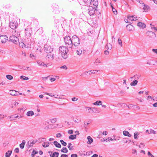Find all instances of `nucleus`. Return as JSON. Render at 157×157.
<instances>
[{"label":"nucleus","instance_id":"obj_8","mask_svg":"<svg viewBox=\"0 0 157 157\" xmlns=\"http://www.w3.org/2000/svg\"><path fill=\"white\" fill-rule=\"evenodd\" d=\"M9 24L10 28L13 29H15L18 25L17 22L16 21H12Z\"/></svg>","mask_w":157,"mask_h":157},{"label":"nucleus","instance_id":"obj_60","mask_svg":"<svg viewBox=\"0 0 157 157\" xmlns=\"http://www.w3.org/2000/svg\"><path fill=\"white\" fill-rule=\"evenodd\" d=\"M71 157H78V155L76 154H72L71 155Z\"/></svg>","mask_w":157,"mask_h":157},{"label":"nucleus","instance_id":"obj_53","mask_svg":"<svg viewBox=\"0 0 157 157\" xmlns=\"http://www.w3.org/2000/svg\"><path fill=\"white\" fill-rule=\"evenodd\" d=\"M140 75L139 76L138 75H136L134 76V77L135 79H138L139 78V77H140Z\"/></svg>","mask_w":157,"mask_h":157},{"label":"nucleus","instance_id":"obj_23","mask_svg":"<svg viewBox=\"0 0 157 157\" xmlns=\"http://www.w3.org/2000/svg\"><path fill=\"white\" fill-rule=\"evenodd\" d=\"M12 153V151L11 150H9L6 153V157H10Z\"/></svg>","mask_w":157,"mask_h":157},{"label":"nucleus","instance_id":"obj_64","mask_svg":"<svg viewBox=\"0 0 157 157\" xmlns=\"http://www.w3.org/2000/svg\"><path fill=\"white\" fill-rule=\"evenodd\" d=\"M34 152H35V150H33L32 152L31 155H32V157H35V155L34 154Z\"/></svg>","mask_w":157,"mask_h":157},{"label":"nucleus","instance_id":"obj_55","mask_svg":"<svg viewBox=\"0 0 157 157\" xmlns=\"http://www.w3.org/2000/svg\"><path fill=\"white\" fill-rule=\"evenodd\" d=\"M133 27L131 25H127L126 26L127 29L129 30H130L131 29H129L128 27Z\"/></svg>","mask_w":157,"mask_h":157},{"label":"nucleus","instance_id":"obj_2","mask_svg":"<svg viewBox=\"0 0 157 157\" xmlns=\"http://www.w3.org/2000/svg\"><path fill=\"white\" fill-rule=\"evenodd\" d=\"M64 40L65 44L67 47L71 48L72 47V38H71L69 36H66L64 37Z\"/></svg>","mask_w":157,"mask_h":157},{"label":"nucleus","instance_id":"obj_20","mask_svg":"<svg viewBox=\"0 0 157 157\" xmlns=\"http://www.w3.org/2000/svg\"><path fill=\"white\" fill-rule=\"evenodd\" d=\"M123 133L124 136H127L129 137H130L132 136V135L130 134L127 131H124L123 132Z\"/></svg>","mask_w":157,"mask_h":157},{"label":"nucleus","instance_id":"obj_47","mask_svg":"<svg viewBox=\"0 0 157 157\" xmlns=\"http://www.w3.org/2000/svg\"><path fill=\"white\" fill-rule=\"evenodd\" d=\"M152 129H151L150 130H146V132H147L148 134H150L152 133V132L151 131H152Z\"/></svg>","mask_w":157,"mask_h":157},{"label":"nucleus","instance_id":"obj_37","mask_svg":"<svg viewBox=\"0 0 157 157\" xmlns=\"http://www.w3.org/2000/svg\"><path fill=\"white\" fill-rule=\"evenodd\" d=\"M138 135V133L137 132H135L134 135V138L135 139H137L138 138L137 136Z\"/></svg>","mask_w":157,"mask_h":157},{"label":"nucleus","instance_id":"obj_28","mask_svg":"<svg viewBox=\"0 0 157 157\" xmlns=\"http://www.w3.org/2000/svg\"><path fill=\"white\" fill-rule=\"evenodd\" d=\"M105 48L107 50H111L112 48V45L110 44H107L105 46Z\"/></svg>","mask_w":157,"mask_h":157},{"label":"nucleus","instance_id":"obj_57","mask_svg":"<svg viewBox=\"0 0 157 157\" xmlns=\"http://www.w3.org/2000/svg\"><path fill=\"white\" fill-rule=\"evenodd\" d=\"M89 123H86V122H85L84 124V127L86 128L87 126V125L88 124H89Z\"/></svg>","mask_w":157,"mask_h":157},{"label":"nucleus","instance_id":"obj_14","mask_svg":"<svg viewBox=\"0 0 157 157\" xmlns=\"http://www.w3.org/2000/svg\"><path fill=\"white\" fill-rule=\"evenodd\" d=\"M93 3V4L94 6V8L95 9V10L96 11H97V6L98 4V1L97 0H94L91 2Z\"/></svg>","mask_w":157,"mask_h":157},{"label":"nucleus","instance_id":"obj_1","mask_svg":"<svg viewBox=\"0 0 157 157\" xmlns=\"http://www.w3.org/2000/svg\"><path fill=\"white\" fill-rule=\"evenodd\" d=\"M67 47L62 46H60L59 48V54L64 59H66L68 56L67 53L69 50Z\"/></svg>","mask_w":157,"mask_h":157},{"label":"nucleus","instance_id":"obj_16","mask_svg":"<svg viewBox=\"0 0 157 157\" xmlns=\"http://www.w3.org/2000/svg\"><path fill=\"white\" fill-rule=\"evenodd\" d=\"M143 5L142 6H144L143 8V9L145 11H149L150 10V7L149 6L147 5H145L144 3L143 4H142Z\"/></svg>","mask_w":157,"mask_h":157},{"label":"nucleus","instance_id":"obj_10","mask_svg":"<svg viewBox=\"0 0 157 157\" xmlns=\"http://www.w3.org/2000/svg\"><path fill=\"white\" fill-rule=\"evenodd\" d=\"M8 38L6 35H2L0 36V41L2 43H4L6 42L8 40Z\"/></svg>","mask_w":157,"mask_h":157},{"label":"nucleus","instance_id":"obj_49","mask_svg":"<svg viewBox=\"0 0 157 157\" xmlns=\"http://www.w3.org/2000/svg\"><path fill=\"white\" fill-rule=\"evenodd\" d=\"M43 63L41 61H38L37 62V63L40 66H42L43 64Z\"/></svg>","mask_w":157,"mask_h":157},{"label":"nucleus","instance_id":"obj_17","mask_svg":"<svg viewBox=\"0 0 157 157\" xmlns=\"http://www.w3.org/2000/svg\"><path fill=\"white\" fill-rule=\"evenodd\" d=\"M85 6H90L91 4V2H92V0H83Z\"/></svg>","mask_w":157,"mask_h":157},{"label":"nucleus","instance_id":"obj_18","mask_svg":"<svg viewBox=\"0 0 157 157\" xmlns=\"http://www.w3.org/2000/svg\"><path fill=\"white\" fill-rule=\"evenodd\" d=\"M137 25L139 27L142 28H144L146 27V25L144 23L139 22L137 24Z\"/></svg>","mask_w":157,"mask_h":157},{"label":"nucleus","instance_id":"obj_43","mask_svg":"<svg viewBox=\"0 0 157 157\" xmlns=\"http://www.w3.org/2000/svg\"><path fill=\"white\" fill-rule=\"evenodd\" d=\"M76 53L77 55H80L82 53V51L80 50H77L76 51Z\"/></svg>","mask_w":157,"mask_h":157},{"label":"nucleus","instance_id":"obj_13","mask_svg":"<svg viewBox=\"0 0 157 157\" xmlns=\"http://www.w3.org/2000/svg\"><path fill=\"white\" fill-rule=\"evenodd\" d=\"M50 156L51 157H58L59 155V153L58 152H55L52 154V152L51 151H49L48 153L50 154Z\"/></svg>","mask_w":157,"mask_h":157},{"label":"nucleus","instance_id":"obj_31","mask_svg":"<svg viewBox=\"0 0 157 157\" xmlns=\"http://www.w3.org/2000/svg\"><path fill=\"white\" fill-rule=\"evenodd\" d=\"M72 145V144L71 143H69L68 144L67 147L70 150H72L73 149L72 148L73 147V146Z\"/></svg>","mask_w":157,"mask_h":157},{"label":"nucleus","instance_id":"obj_4","mask_svg":"<svg viewBox=\"0 0 157 157\" xmlns=\"http://www.w3.org/2000/svg\"><path fill=\"white\" fill-rule=\"evenodd\" d=\"M32 31L31 28L29 25H28L27 27L25 29V36L28 39L31 37Z\"/></svg>","mask_w":157,"mask_h":157},{"label":"nucleus","instance_id":"obj_30","mask_svg":"<svg viewBox=\"0 0 157 157\" xmlns=\"http://www.w3.org/2000/svg\"><path fill=\"white\" fill-rule=\"evenodd\" d=\"M138 82L137 80H134L130 83V85L131 86H136Z\"/></svg>","mask_w":157,"mask_h":157},{"label":"nucleus","instance_id":"obj_38","mask_svg":"<svg viewBox=\"0 0 157 157\" xmlns=\"http://www.w3.org/2000/svg\"><path fill=\"white\" fill-rule=\"evenodd\" d=\"M20 78L23 80H28L29 79V78L23 75L20 76Z\"/></svg>","mask_w":157,"mask_h":157},{"label":"nucleus","instance_id":"obj_25","mask_svg":"<svg viewBox=\"0 0 157 157\" xmlns=\"http://www.w3.org/2000/svg\"><path fill=\"white\" fill-rule=\"evenodd\" d=\"M102 102L101 101H97L93 104L95 105H102Z\"/></svg>","mask_w":157,"mask_h":157},{"label":"nucleus","instance_id":"obj_48","mask_svg":"<svg viewBox=\"0 0 157 157\" xmlns=\"http://www.w3.org/2000/svg\"><path fill=\"white\" fill-rule=\"evenodd\" d=\"M62 136V134L60 133H58L56 134V137L57 138H59Z\"/></svg>","mask_w":157,"mask_h":157},{"label":"nucleus","instance_id":"obj_11","mask_svg":"<svg viewBox=\"0 0 157 157\" xmlns=\"http://www.w3.org/2000/svg\"><path fill=\"white\" fill-rule=\"evenodd\" d=\"M94 8L92 6H89V9L88 13L90 16L93 15L95 13V11L94 10Z\"/></svg>","mask_w":157,"mask_h":157},{"label":"nucleus","instance_id":"obj_63","mask_svg":"<svg viewBox=\"0 0 157 157\" xmlns=\"http://www.w3.org/2000/svg\"><path fill=\"white\" fill-rule=\"evenodd\" d=\"M152 51L153 52L155 53L156 54H157V49H153L152 50Z\"/></svg>","mask_w":157,"mask_h":157},{"label":"nucleus","instance_id":"obj_19","mask_svg":"<svg viewBox=\"0 0 157 157\" xmlns=\"http://www.w3.org/2000/svg\"><path fill=\"white\" fill-rule=\"evenodd\" d=\"M54 54H48L46 56V57L51 60H53L54 59Z\"/></svg>","mask_w":157,"mask_h":157},{"label":"nucleus","instance_id":"obj_32","mask_svg":"<svg viewBox=\"0 0 157 157\" xmlns=\"http://www.w3.org/2000/svg\"><path fill=\"white\" fill-rule=\"evenodd\" d=\"M19 46L20 47H21L22 48H25V45L23 42H19Z\"/></svg>","mask_w":157,"mask_h":157},{"label":"nucleus","instance_id":"obj_54","mask_svg":"<svg viewBox=\"0 0 157 157\" xmlns=\"http://www.w3.org/2000/svg\"><path fill=\"white\" fill-rule=\"evenodd\" d=\"M14 151L17 153H19V148H15L14 150Z\"/></svg>","mask_w":157,"mask_h":157},{"label":"nucleus","instance_id":"obj_3","mask_svg":"<svg viewBox=\"0 0 157 157\" xmlns=\"http://www.w3.org/2000/svg\"><path fill=\"white\" fill-rule=\"evenodd\" d=\"M72 45L73 44L75 46H78L80 43L79 38L76 35H74L72 37Z\"/></svg>","mask_w":157,"mask_h":157},{"label":"nucleus","instance_id":"obj_52","mask_svg":"<svg viewBox=\"0 0 157 157\" xmlns=\"http://www.w3.org/2000/svg\"><path fill=\"white\" fill-rule=\"evenodd\" d=\"M68 133L70 134H72L73 133V130H69L68 131Z\"/></svg>","mask_w":157,"mask_h":157},{"label":"nucleus","instance_id":"obj_59","mask_svg":"<svg viewBox=\"0 0 157 157\" xmlns=\"http://www.w3.org/2000/svg\"><path fill=\"white\" fill-rule=\"evenodd\" d=\"M71 100L73 101H74L77 100L78 98H76L75 97H74L72 98Z\"/></svg>","mask_w":157,"mask_h":157},{"label":"nucleus","instance_id":"obj_9","mask_svg":"<svg viewBox=\"0 0 157 157\" xmlns=\"http://www.w3.org/2000/svg\"><path fill=\"white\" fill-rule=\"evenodd\" d=\"M147 36H149V38L151 39H153L156 37V34L155 33L151 31H148L146 33Z\"/></svg>","mask_w":157,"mask_h":157},{"label":"nucleus","instance_id":"obj_56","mask_svg":"<svg viewBox=\"0 0 157 157\" xmlns=\"http://www.w3.org/2000/svg\"><path fill=\"white\" fill-rule=\"evenodd\" d=\"M89 71H85V72L84 73H83V74H82L81 75V76H83L84 75H87V73H88V72H89Z\"/></svg>","mask_w":157,"mask_h":157},{"label":"nucleus","instance_id":"obj_50","mask_svg":"<svg viewBox=\"0 0 157 157\" xmlns=\"http://www.w3.org/2000/svg\"><path fill=\"white\" fill-rule=\"evenodd\" d=\"M44 94L48 95L51 97H53V96H54V94H53L52 93L50 94V93H45Z\"/></svg>","mask_w":157,"mask_h":157},{"label":"nucleus","instance_id":"obj_33","mask_svg":"<svg viewBox=\"0 0 157 157\" xmlns=\"http://www.w3.org/2000/svg\"><path fill=\"white\" fill-rule=\"evenodd\" d=\"M134 16H131L130 15H128V19L131 20V21H133V20H134Z\"/></svg>","mask_w":157,"mask_h":157},{"label":"nucleus","instance_id":"obj_39","mask_svg":"<svg viewBox=\"0 0 157 157\" xmlns=\"http://www.w3.org/2000/svg\"><path fill=\"white\" fill-rule=\"evenodd\" d=\"M112 11H113V13L115 14H117V10H116V9L115 8H114L113 7H112Z\"/></svg>","mask_w":157,"mask_h":157},{"label":"nucleus","instance_id":"obj_5","mask_svg":"<svg viewBox=\"0 0 157 157\" xmlns=\"http://www.w3.org/2000/svg\"><path fill=\"white\" fill-rule=\"evenodd\" d=\"M9 41L15 44H17L19 42V39L17 36H15V35H12L10 36Z\"/></svg>","mask_w":157,"mask_h":157},{"label":"nucleus","instance_id":"obj_45","mask_svg":"<svg viewBox=\"0 0 157 157\" xmlns=\"http://www.w3.org/2000/svg\"><path fill=\"white\" fill-rule=\"evenodd\" d=\"M144 144L142 143H140V145H139V147L140 148H142L144 147Z\"/></svg>","mask_w":157,"mask_h":157},{"label":"nucleus","instance_id":"obj_58","mask_svg":"<svg viewBox=\"0 0 157 157\" xmlns=\"http://www.w3.org/2000/svg\"><path fill=\"white\" fill-rule=\"evenodd\" d=\"M60 157H68V155L66 154H63L61 155Z\"/></svg>","mask_w":157,"mask_h":157},{"label":"nucleus","instance_id":"obj_51","mask_svg":"<svg viewBox=\"0 0 157 157\" xmlns=\"http://www.w3.org/2000/svg\"><path fill=\"white\" fill-rule=\"evenodd\" d=\"M60 68L61 69H64L66 70L67 69V67L66 65L62 66L61 67H60Z\"/></svg>","mask_w":157,"mask_h":157},{"label":"nucleus","instance_id":"obj_24","mask_svg":"<svg viewBox=\"0 0 157 157\" xmlns=\"http://www.w3.org/2000/svg\"><path fill=\"white\" fill-rule=\"evenodd\" d=\"M34 114V113L33 111L31 110L27 113L26 115L27 116H32Z\"/></svg>","mask_w":157,"mask_h":157},{"label":"nucleus","instance_id":"obj_6","mask_svg":"<svg viewBox=\"0 0 157 157\" xmlns=\"http://www.w3.org/2000/svg\"><path fill=\"white\" fill-rule=\"evenodd\" d=\"M53 48L51 46H48L45 45L44 48V51L47 53H49L52 52L53 51Z\"/></svg>","mask_w":157,"mask_h":157},{"label":"nucleus","instance_id":"obj_41","mask_svg":"<svg viewBox=\"0 0 157 157\" xmlns=\"http://www.w3.org/2000/svg\"><path fill=\"white\" fill-rule=\"evenodd\" d=\"M92 111L94 112H96L98 111V109L97 108L91 107Z\"/></svg>","mask_w":157,"mask_h":157},{"label":"nucleus","instance_id":"obj_29","mask_svg":"<svg viewBox=\"0 0 157 157\" xmlns=\"http://www.w3.org/2000/svg\"><path fill=\"white\" fill-rule=\"evenodd\" d=\"M68 150L67 148L66 147H63L61 150V151L62 152L67 153L68 152Z\"/></svg>","mask_w":157,"mask_h":157},{"label":"nucleus","instance_id":"obj_7","mask_svg":"<svg viewBox=\"0 0 157 157\" xmlns=\"http://www.w3.org/2000/svg\"><path fill=\"white\" fill-rule=\"evenodd\" d=\"M53 12L55 13H58L59 12V7L56 3H53L52 5Z\"/></svg>","mask_w":157,"mask_h":157},{"label":"nucleus","instance_id":"obj_62","mask_svg":"<svg viewBox=\"0 0 157 157\" xmlns=\"http://www.w3.org/2000/svg\"><path fill=\"white\" fill-rule=\"evenodd\" d=\"M54 96H53V97H54L55 98H60L59 96L58 95L55 94V95H54Z\"/></svg>","mask_w":157,"mask_h":157},{"label":"nucleus","instance_id":"obj_21","mask_svg":"<svg viewBox=\"0 0 157 157\" xmlns=\"http://www.w3.org/2000/svg\"><path fill=\"white\" fill-rule=\"evenodd\" d=\"M87 139L88 140L87 142V143L88 144H91L93 142V139L90 136H89L87 137Z\"/></svg>","mask_w":157,"mask_h":157},{"label":"nucleus","instance_id":"obj_61","mask_svg":"<svg viewBox=\"0 0 157 157\" xmlns=\"http://www.w3.org/2000/svg\"><path fill=\"white\" fill-rule=\"evenodd\" d=\"M135 105H134L132 104H130L128 105V108L129 109H130L133 106H134Z\"/></svg>","mask_w":157,"mask_h":157},{"label":"nucleus","instance_id":"obj_36","mask_svg":"<svg viewBox=\"0 0 157 157\" xmlns=\"http://www.w3.org/2000/svg\"><path fill=\"white\" fill-rule=\"evenodd\" d=\"M6 78L9 80H12L13 78V77L10 75H6Z\"/></svg>","mask_w":157,"mask_h":157},{"label":"nucleus","instance_id":"obj_46","mask_svg":"<svg viewBox=\"0 0 157 157\" xmlns=\"http://www.w3.org/2000/svg\"><path fill=\"white\" fill-rule=\"evenodd\" d=\"M147 155L149 156V157H154V156L152 155L150 151L148 152Z\"/></svg>","mask_w":157,"mask_h":157},{"label":"nucleus","instance_id":"obj_27","mask_svg":"<svg viewBox=\"0 0 157 157\" xmlns=\"http://www.w3.org/2000/svg\"><path fill=\"white\" fill-rule=\"evenodd\" d=\"M25 143V141L24 140H23L22 141V143L20 144V147L22 149L24 148Z\"/></svg>","mask_w":157,"mask_h":157},{"label":"nucleus","instance_id":"obj_22","mask_svg":"<svg viewBox=\"0 0 157 157\" xmlns=\"http://www.w3.org/2000/svg\"><path fill=\"white\" fill-rule=\"evenodd\" d=\"M53 144L55 145V146L58 148H61V144L58 142L57 141H55L53 142Z\"/></svg>","mask_w":157,"mask_h":157},{"label":"nucleus","instance_id":"obj_44","mask_svg":"<svg viewBox=\"0 0 157 157\" xmlns=\"http://www.w3.org/2000/svg\"><path fill=\"white\" fill-rule=\"evenodd\" d=\"M150 25L151 29H154L156 31H157V28L155 27L154 25H152L151 24H150Z\"/></svg>","mask_w":157,"mask_h":157},{"label":"nucleus","instance_id":"obj_42","mask_svg":"<svg viewBox=\"0 0 157 157\" xmlns=\"http://www.w3.org/2000/svg\"><path fill=\"white\" fill-rule=\"evenodd\" d=\"M98 71L97 70H91L89 71V72H91V74H95L97 72H98Z\"/></svg>","mask_w":157,"mask_h":157},{"label":"nucleus","instance_id":"obj_26","mask_svg":"<svg viewBox=\"0 0 157 157\" xmlns=\"http://www.w3.org/2000/svg\"><path fill=\"white\" fill-rule=\"evenodd\" d=\"M69 139L70 140H73L76 138V135H70L68 137Z\"/></svg>","mask_w":157,"mask_h":157},{"label":"nucleus","instance_id":"obj_12","mask_svg":"<svg viewBox=\"0 0 157 157\" xmlns=\"http://www.w3.org/2000/svg\"><path fill=\"white\" fill-rule=\"evenodd\" d=\"M35 143L36 142H34V140L33 141V140H31L29 141L27 144V147L29 148L30 147H32Z\"/></svg>","mask_w":157,"mask_h":157},{"label":"nucleus","instance_id":"obj_15","mask_svg":"<svg viewBox=\"0 0 157 157\" xmlns=\"http://www.w3.org/2000/svg\"><path fill=\"white\" fill-rule=\"evenodd\" d=\"M17 93H19V92L14 90H10L9 91L10 94L13 96H17L18 94H16Z\"/></svg>","mask_w":157,"mask_h":157},{"label":"nucleus","instance_id":"obj_40","mask_svg":"<svg viewBox=\"0 0 157 157\" xmlns=\"http://www.w3.org/2000/svg\"><path fill=\"white\" fill-rule=\"evenodd\" d=\"M118 44L121 46H122V41L120 38H119L118 40Z\"/></svg>","mask_w":157,"mask_h":157},{"label":"nucleus","instance_id":"obj_35","mask_svg":"<svg viewBox=\"0 0 157 157\" xmlns=\"http://www.w3.org/2000/svg\"><path fill=\"white\" fill-rule=\"evenodd\" d=\"M57 120V119L56 118H52L50 120V121L52 123H55Z\"/></svg>","mask_w":157,"mask_h":157},{"label":"nucleus","instance_id":"obj_34","mask_svg":"<svg viewBox=\"0 0 157 157\" xmlns=\"http://www.w3.org/2000/svg\"><path fill=\"white\" fill-rule=\"evenodd\" d=\"M60 142L62 145L64 146H65L67 145V143L64 142L63 140H60Z\"/></svg>","mask_w":157,"mask_h":157}]
</instances>
